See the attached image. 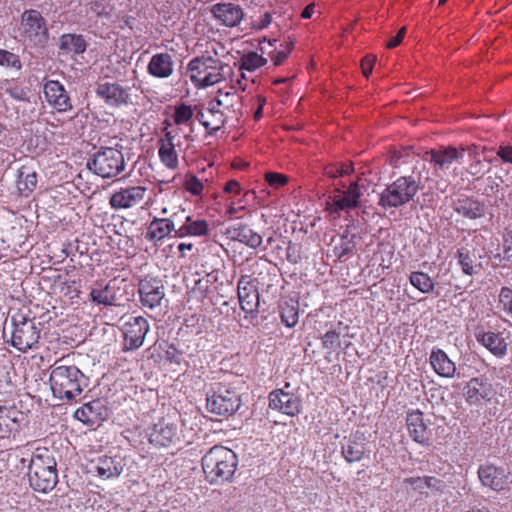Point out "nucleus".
<instances>
[{
    "instance_id": "obj_1",
    "label": "nucleus",
    "mask_w": 512,
    "mask_h": 512,
    "mask_svg": "<svg viewBox=\"0 0 512 512\" xmlns=\"http://www.w3.org/2000/svg\"><path fill=\"white\" fill-rule=\"evenodd\" d=\"M50 388L55 398L72 401L88 387L89 379L75 365L55 362L50 368Z\"/></svg>"
},
{
    "instance_id": "obj_2",
    "label": "nucleus",
    "mask_w": 512,
    "mask_h": 512,
    "mask_svg": "<svg viewBox=\"0 0 512 512\" xmlns=\"http://www.w3.org/2000/svg\"><path fill=\"white\" fill-rule=\"evenodd\" d=\"M56 466L51 450L46 447L35 449L28 467V480L32 489L40 493L50 492L58 482Z\"/></svg>"
},
{
    "instance_id": "obj_3",
    "label": "nucleus",
    "mask_w": 512,
    "mask_h": 512,
    "mask_svg": "<svg viewBox=\"0 0 512 512\" xmlns=\"http://www.w3.org/2000/svg\"><path fill=\"white\" fill-rule=\"evenodd\" d=\"M237 464V455L224 446L212 447L202 458L203 472L211 484L229 481L236 471Z\"/></svg>"
},
{
    "instance_id": "obj_4",
    "label": "nucleus",
    "mask_w": 512,
    "mask_h": 512,
    "mask_svg": "<svg viewBox=\"0 0 512 512\" xmlns=\"http://www.w3.org/2000/svg\"><path fill=\"white\" fill-rule=\"evenodd\" d=\"M225 67L227 65L217 58L202 56L192 59L187 68L194 86L202 89L221 82Z\"/></svg>"
},
{
    "instance_id": "obj_5",
    "label": "nucleus",
    "mask_w": 512,
    "mask_h": 512,
    "mask_svg": "<svg viewBox=\"0 0 512 512\" xmlns=\"http://www.w3.org/2000/svg\"><path fill=\"white\" fill-rule=\"evenodd\" d=\"M18 31L22 43L28 47H44L49 39L47 22L34 9L22 13Z\"/></svg>"
},
{
    "instance_id": "obj_6",
    "label": "nucleus",
    "mask_w": 512,
    "mask_h": 512,
    "mask_svg": "<svg viewBox=\"0 0 512 512\" xmlns=\"http://www.w3.org/2000/svg\"><path fill=\"white\" fill-rule=\"evenodd\" d=\"M86 165L90 171L102 178H113L124 171L126 163L120 150L105 147L95 152Z\"/></svg>"
},
{
    "instance_id": "obj_7",
    "label": "nucleus",
    "mask_w": 512,
    "mask_h": 512,
    "mask_svg": "<svg viewBox=\"0 0 512 512\" xmlns=\"http://www.w3.org/2000/svg\"><path fill=\"white\" fill-rule=\"evenodd\" d=\"M418 189V184L412 177H401L383 190L379 205L385 209L402 206L413 199Z\"/></svg>"
},
{
    "instance_id": "obj_8",
    "label": "nucleus",
    "mask_w": 512,
    "mask_h": 512,
    "mask_svg": "<svg viewBox=\"0 0 512 512\" xmlns=\"http://www.w3.org/2000/svg\"><path fill=\"white\" fill-rule=\"evenodd\" d=\"M38 325L39 323H36L34 319L23 315L14 316L12 318L11 345L21 352L34 348L40 338Z\"/></svg>"
},
{
    "instance_id": "obj_9",
    "label": "nucleus",
    "mask_w": 512,
    "mask_h": 512,
    "mask_svg": "<svg viewBox=\"0 0 512 512\" xmlns=\"http://www.w3.org/2000/svg\"><path fill=\"white\" fill-rule=\"evenodd\" d=\"M470 405L491 401L494 391L492 384L484 377H474L453 385Z\"/></svg>"
},
{
    "instance_id": "obj_10",
    "label": "nucleus",
    "mask_w": 512,
    "mask_h": 512,
    "mask_svg": "<svg viewBox=\"0 0 512 512\" xmlns=\"http://www.w3.org/2000/svg\"><path fill=\"white\" fill-rule=\"evenodd\" d=\"M241 406L239 394L225 387H219L217 391L207 395L206 407L209 412L217 415H232Z\"/></svg>"
},
{
    "instance_id": "obj_11",
    "label": "nucleus",
    "mask_w": 512,
    "mask_h": 512,
    "mask_svg": "<svg viewBox=\"0 0 512 512\" xmlns=\"http://www.w3.org/2000/svg\"><path fill=\"white\" fill-rule=\"evenodd\" d=\"M122 331L124 334V349L135 350L143 345L149 331V323L142 316L123 317Z\"/></svg>"
},
{
    "instance_id": "obj_12",
    "label": "nucleus",
    "mask_w": 512,
    "mask_h": 512,
    "mask_svg": "<svg viewBox=\"0 0 512 512\" xmlns=\"http://www.w3.org/2000/svg\"><path fill=\"white\" fill-rule=\"evenodd\" d=\"M149 442L155 447H170L179 441L178 427L174 422L160 419L147 432Z\"/></svg>"
},
{
    "instance_id": "obj_13",
    "label": "nucleus",
    "mask_w": 512,
    "mask_h": 512,
    "mask_svg": "<svg viewBox=\"0 0 512 512\" xmlns=\"http://www.w3.org/2000/svg\"><path fill=\"white\" fill-rule=\"evenodd\" d=\"M93 302L104 306H121L128 300L126 291L116 280L109 281L105 287H94L90 291Z\"/></svg>"
},
{
    "instance_id": "obj_14",
    "label": "nucleus",
    "mask_w": 512,
    "mask_h": 512,
    "mask_svg": "<svg viewBox=\"0 0 512 512\" xmlns=\"http://www.w3.org/2000/svg\"><path fill=\"white\" fill-rule=\"evenodd\" d=\"M478 477L483 486L501 492L508 487L509 472L493 464H484L478 468Z\"/></svg>"
},
{
    "instance_id": "obj_15",
    "label": "nucleus",
    "mask_w": 512,
    "mask_h": 512,
    "mask_svg": "<svg viewBox=\"0 0 512 512\" xmlns=\"http://www.w3.org/2000/svg\"><path fill=\"white\" fill-rule=\"evenodd\" d=\"M269 407L288 416H295L300 413L302 402L299 396L276 389L269 394Z\"/></svg>"
},
{
    "instance_id": "obj_16",
    "label": "nucleus",
    "mask_w": 512,
    "mask_h": 512,
    "mask_svg": "<svg viewBox=\"0 0 512 512\" xmlns=\"http://www.w3.org/2000/svg\"><path fill=\"white\" fill-rule=\"evenodd\" d=\"M96 95L102 99L106 105L118 108L128 105L130 94L128 89L116 82H100L96 87Z\"/></svg>"
},
{
    "instance_id": "obj_17",
    "label": "nucleus",
    "mask_w": 512,
    "mask_h": 512,
    "mask_svg": "<svg viewBox=\"0 0 512 512\" xmlns=\"http://www.w3.org/2000/svg\"><path fill=\"white\" fill-rule=\"evenodd\" d=\"M139 294L141 304L146 308L154 309L164 300L165 288L160 280L146 277L139 283Z\"/></svg>"
},
{
    "instance_id": "obj_18",
    "label": "nucleus",
    "mask_w": 512,
    "mask_h": 512,
    "mask_svg": "<svg viewBox=\"0 0 512 512\" xmlns=\"http://www.w3.org/2000/svg\"><path fill=\"white\" fill-rule=\"evenodd\" d=\"M146 190L143 186L120 188L111 195L109 204L115 210L132 208L144 199Z\"/></svg>"
},
{
    "instance_id": "obj_19",
    "label": "nucleus",
    "mask_w": 512,
    "mask_h": 512,
    "mask_svg": "<svg viewBox=\"0 0 512 512\" xmlns=\"http://www.w3.org/2000/svg\"><path fill=\"white\" fill-rule=\"evenodd\" d=\"M210 12L219 24L226 27H236L244 17L240 5L232 2H220L211 6Z\"/></svg>"
},
{
    "instance_id": "obj_20",
    "label": "nucleus",
    "mask_w": 512,
    "mask_h": 512,
    "mask_svg": "<svg viewBox=\"0 0 512 512\" xmlns=\"http://www.w3.org/2000/svg\"><path fill=\"white\" fill-rule=\"evenodd\" d=\"M237 288L241 309L247 314L256 312L259 307V294L251 277L248 275L241 276Z\"/></svg>"
},
{
    "instance_id": "obj_21",
    "label": "nucleus",
    "mask_w": 512,
    "mask_h": 512,
    "mask_svg": "<svg viewBox=\"0 0 512 512\" xmlns=\"http://www.w3.org/2000/svg\"><path fill=\"white\" fill-rule=\"evenodd\" d=\"M44 95L49 105L58 112H66L72 109L71 99L64 86L58 81H47L44 85Z\"/></svg>"
},
{
    "instance_id": "obj_22",
    "label": "nucleus",
    "mask_w": 512,
    "mask_h": 512,
    "mask_svg": "<svg viewBox=\"0 0 512 512\" xmlns=\"http://www.w3.org/2000/svg\"><path fill=\"white\" fill-rule=\"evenodd\" d=\"M25 421V414L15 406H0V437L17 432Z\"/></svg>"
},
{
    "instance_id": "obj_23",
    "label": "nucleus",
    "mask_w": 512,
    "mask_h": 512,
    "mask_svg": "<svg viewBox=\"0 0 512 512\" xmlns=\"http://www.w3.org/2000/svg\"><path fill=\"white\" fill-rule=\"evenodd\" d=\"M74 417L85 424H96L108 417V409L100 399L85 403L78 408Z\"/></svg>"
},
{
    "instance_id": "obj_24",
    "label": "nucleus",
    "mask_w": 512,
    "mask_h": 512,
    "mask_svg": "<svg viewBox=\"0 0 512 512\" xmlns=\"http://www.w3.org/2000/svg\"><path fill=\"white\" fill-rule=\"evenodd\" d=\"M225 234L232 241H238L253 249L260 247L263 242L260 234L253 231L248 225L242 223L229 226Z\"/></svg>"
},
{
    "instance_id": "obj_25",
    "label": "nucleus",
    "mask_w": 512,
    "mask_h": 512,
    "mask_svg": "<svg viewBox=\"0 0 512 512\" xmlns=\"http://www.w3.org/2000/svg\"><path fill=\"white\" fill-rule=\"evenodd\" d=\"M147 72L154 78L166 79L174 72V60L167 52L154 54L147 65Z\"/></svg>"
},
{
    "instance_id": "obj_26",
    "label": "nucleus",
    "mask_w": 512,
    "mask_h": 512,
    "mask_svg": "<svg viewBox=\"0 0 512 512\" xmlns=\"http://www.w3.org/2000/svg\"><path fill=\"white\" fill-rule=\"evenodd\" d=\"M124 468L123 459L119 456H101L92 462L91 469L103 479L118 477Z\"/></svg>"
},
{
    "instance_id": "obj_27",
    "label": "nucleus",
    "mask_w": 512,
    "mask_h": 512,
    "mask_svg": "<svg viewBox=\"0 0 512 512\" xmlns=\"http://www.w3.org/2000/svg\"><path fill=\"white\" fill-rule=\"evenodd\" d=\"M181 210L180 213H183ZM179 212H175L172 218H157L155 217L149 224L146 232V239L149 241H160L168 236L172 231L175 230V222L173 218L178 217Z\"/></svg>"
},
{
    "instance_id": "obj_28",
    "label": "nucleus",
    "mask_w": 512,
    "mask_h": 512,
    "mask_svg": "<svg viewBox=\"0 0 512 512\" xmlns=\"http://www.w3.org/2000/svg\"><path fill=\"white\" fill-rule=\"evenodd\" d=\"M475 338L496 357L501 358L507 352V343L500 333L477 330Z\"/></svg>"
},
{
    "instance_id": "obj_29",
    "label": "nucleus",
    "mask_w": 512,
    "mask_h": 512,
    "mask_svg": "<svg viewBox=\"0 0 512 512\" xmlns=\"http://www.w3.org/2000/svg\"><path fill=\"white\" fill-rule=\"evenodd\" d=\"M361 196L362 191L359 184L357 182H352L346 191L341 195L334 197L333 204L331 205V212L350 210L357 207Z\"/></svg>"
},
{
    "instance_id": "obj_30",
    "label": "nucleus",
    "mask_w": 512,
    "mask_h": 512,
    "mask_svg": "<svg viewBox=\"0 0 512 512\" xmlns=\"http://www.w3.org/2000/svg\"><path fill=\"white\" fill-rule=\"evenodd\" d=\"M407 428L412 439L424 443L428 439L427 427L423 421V414L419 410L408 413Z\"/></svg>"
},
{
    "instance_id": "obj_31",
    "label": "nucleus",
    "mask_w": 512,
    "mask_h": 512,
    "mask_svg": "<svg viewBox=\"0 0 512 512\" xmlns=\"http://www.w3.org/2000/svg\"><path fill=\"white\" fill-rule=\"evenodd\" d=\"M174 136L170 131L165 132V137L160 140L159 157L162 163L170 168L174 169L178 165V155L175 150L173 142Z\"/></svg>"
},
{
    "instance_id": "obj_32",
    "label": "nucleus",
    "mask_w": 512,
    "mask_h": 512,
    "mask_svg": "<svg viewBox=\"0 0 512 512\" xmlns=\"http://www.w3.org/2000/svg\"><path fill=\"white\" fill-rule=\"evenodd\" d=\"M209 232L208 223L202 219L193 220L191 216H185V222L175 230L176 237L205 236Z\"/></svg>"
},
{
    "instance_id": "obj_33",
    "label": "nucleus",
    "mask_w": 512,
    "mask_h": 512,
    "mask_svg": "<svg viewBox=\"0 0 512 512\" xmlns=\"http://www.w3.org/2000/svg\"><path fill=\"white\" fill-rule=\"evenodd\" d=\"M455 210L459 214L470 219L480 218L485 213L484 204L472 198L459 200L456 204Z\"/></svg>"
},
{
    "instance_id": "obj_34",
    "label": "nucleus",
    "mask_w": 512,
    "mask_h": 512,
    "mask_svg": "<svg viewBox=\"0 0 512 512\" xmlns=\"http://www.w3.org/2000/svg\"><path fill=\"white\" fill-rule=\"evenodd\" d=\"M280 318L282 323L292 328L296 326L299 320V303L294 299L284 300L280 306Z\"/></svg>"
},
{
    "instance_id": "obj_35",
    "label": "nucleus",
    "mask_w": 512,
    "mask_h": 512,
    "mask_svg": "<svg viewBox=\"0 0 512 512\" xmlns=\"http://www.w3.org/2000/svg\"><path fill=\"white\" fill-rule=\"evenodd\" d=\"M60 49L67 54H81L86 49V43L81 35L65 34L60 38Z\"/></svg>"
},
{
    "instance_id": "obj_36",
    "label": "nucleus",
    "mask_w": 512,
    "mask_h": 512,
    "mask_svg": "<svg viewBox=\"0 0 512 512\" xmlns=\"http://www.w3.org/2000/svg\"><path fill=\"white\" fill-rule=\"evenodd\" d=\"M215 98L216 104L220 105L223 110L233 112H236L241 100L240 95L233 88H230L229 91L218 90Z\"/></svg>"
},
{
    "instance_id": "obj_37",
    "label": "nucleus",
    "mask_w": 512,
    "mask_h": 512,
    "mask_svg": "<svg viewBox=\"0 0 512 512\" xmlns=\"http://www.w3.org/2000/svg\"><path fill=\"white\" fill-rule=\"evenodd\" d=\"M364 453L365 445L360 441L348 440L347 443L342 446V455L349 463L360 461Z\"/></svg>"
},
{
    "instance_id": "obj_38",
    "label": "nucleus",
    "mask_w": 512,
    "mask_h": 512,
    "mask_svg": "<svg viewBox=\"0 0 512 512\" xmlns=\"http://www.w3.org/2000/svg\"><path fill=\"white\" fill-rule=\"evenodd\" d=\"M112 14V7L108 0H95L88 4L87 15L89 18L109 19Z\"/></svg>"
},
{
    "instance_id": "obj_39",
    "label": "nucleus",
    "mask_w": 512,
    "mask_h": 512,
    "mask_svg": "<svg viewBox=\"0 0 512 512\" xmlns=\"http://www.w3.org/2000/svg\"><path fill=\"white\" fill-rule=\"evenodd\" d=\"M448 356L442 350L433 351L430 356V364L434 371L441 377H448Z\"/></svg>"
},
{
    "instance_id": "obj_40",
    "label": "nucleus",
    "mask_w": 512,
    "mask_h": 512,
    "mask_svg": "<svg viewBox=\"0 0 512 512\" xmlns=\"http://www.w3.org/2000/svg\"><path fill=\"white\" fill-rule=\"evenodd\" d=\"M193 115L192 107L182 103L175 107L173 120L177 125H189L192 122Z\"/></svg>"
},
{
    "instance_id": "obj_41",
    "label": "nucleus",
    "mask_w": 512,
    "mask_h": 512,
    "mask_svg": "<svg viewBox=\"0 0 512 512\" xmlns=\"http://www.w3.org/2000/svg\"><path fill=\"white\" fill-rule=\"evenodd\" d=\"M457 263L461 267L462 271L467 275H473L476 273V265H474L475 256L470 255L466 249H460L457 253Z\"/></svg>"
},
{
    "instance_id": "obj_42",
    "label": "nucleus",
    "mask_w": 512,
    "mask_h": 512,
    "mask_svg": "<svg viewBox=\"0 0 512 512\" xmlns=\"http://www.w3.org/2000/svg\"><path fill=\"white\" fill-rule=\"evenodd\" d=\"M430 162L434 165L437 175L443 178L446 175L445 165L448 162V151H431Z\"/></svg>"
},
{
    "instance_id": "obj_43",
    "label": "nucleus",
    "mask_w": 512,
    "mask_h": 512,
    "mask_svg": "<svg viewBox=\"0 0 512 512\" xmlns=\"http://www.w3.org/2000/svg\"><path fill=\"white\" fill-rule=\"evenodd\" d=\"M410 283L423 293H428L433 288L431 278L422 272H413L410 275Z\"/></svg>"
},
{
    "instance_id": "obj_44",
    "label": "nucleus",
    "mask_w": 512,
    "mask_h": 512,
    "mask_svg": "<svg viewBox=\"0 0 512 512\" xmlns=\"http://www.w3.org/2000/svg\"><path fill=\"white\" fill-rule=\"evenodd\" d=\"M266 62L267 60L263 58L261 55L252 52L243 57L241 68L246 69L248 71H253L264 66Z\"/></svg>"
},
{
    "instance_id": "obj_45",
    "label": "nucleus",
    "mask_w": 512,
    "mask_h": 512,
    "mask_svg": "<svg viewBox=\"0 0 512 512\" xmlns=\"http://www.w3.org/2000/svg\"><path fill=\"white\" fill-rule=\"evenodd\" d=\"M208 121L204 123L206 129H211L210 134H213L221 129L226 122L225 112H215L209 114Z\"/></svg>"
},
{
    "instance_id": "obj_46",
    "label": "nucleus",
    "mask_w": 512,
    "mask_h": 512,
    "mask_svg": "<svg viewBox=\"0 0 512 512\" xmlns=\"http://www.w3.org/2000/svg\"><path fill=\"white\" fill-rule=\"evenodd\" d=\"M322 345L331 352L335 351L340 347V333L336 330L327 331L322 337Z\"/></svg>"
},
{
    "instance_id": "obj_47",
    "label": "nucleus",
    "mask_w": 512,
    "mask_h": 512,
    "mask_svg": "<svg viewBox=\"0 0 512 512\" xmlns=\"http://www.w3.org/2000/svg\"><path fill=\"white\" fill-rule=\"evenodd\" d=\"M354 247L355 243L352 241V238H349L348 235H343L340 243L335 245L334 253L338 258H342L351 253Z\"/></svg>"
},
{
    "instance_id": "obj_48",
    "label": "nucleus",
    "mask_w": 512,
    "mask_h": 512,
    "mask_svg": "<svg viewBox=\"0 0 512 512\" xmlns=\"http://www.w3.org/2000/svg\"><path fill=\"white\" fill-rule=\"evenodd\" d=\"M499 303L503 311L512 317V289L509 287H502L499 293Z\"/></svg>"
},
{
    "instance_id": "obj_49",
    "label": "nucleus",
    "mask_w": 512,
    "mask_h": 512,
    "mask_svg": "<svg viewBox=\"0 0 512 512\" xmlns=\"http://www.w3.org/2000/svg\"><path fill=\"white\" fill-rule=\"evenodd\" d=\"M0 65L18 70L22 67L21 61L16 54L2 49H0Z\"/></svg>"
},
{
    "instance_id": "obj_50",
    "label": "nucleus",
    "mask_w": 512,
    "mask_h": 512,
    "mask_svg": "<svg viewBox=\"0 0 512 512\" xmlns=\"http://www.w3.org/2000/svg\"><path fill=\"white\" fill-rule=\"evenodd\" d=\"M37 184V176L36 173H29L24 176L23 172H20L19 175V189L27 190L29 192L33 191Z\"/></svg>"
},
{
    "instance_id": "obj_51",
    "label": "nucleus",
    "mask_w": 512,
    "mask_h": 512,
    "mask_svg": "<svg viewBox=\"0 0 512 512\" xmlns=\"http://www.w3.org/2000/svg\"><path fill=\"white\" fill-rule=\"evenodd\" d=\"M184 186L193 195H199L203 190V183L194 175H187Z\"/></svg>"
},
{
    "instance_id": "obj_52",
    "label": "nucleus",
    "mask_w": 512,
    "mask_h": 512,
    "mask_svg": "<svg viewBox=\"0 0 512 512\" xmlns=\"http://www.w3.org/2000/svg\"><path fill=\"white\" fill-rule=\"evenodd\" d=\"M496 154L504 164L512 166V142L500 144Z\"/></svg>"
},
{
    "instance_id": "obj_53",
    "label": "nucleus",
    "mask_w": 512,
    "mask_h": 512,
    "mask_svg": "<svg viewBox=\"0 0 512 512\" xmlns=\"http://www.w3.org/2000/svg\"><path fill=\"white\" fill-rule=\"evenodd\" d=\"M404 483L410 485L415 491L423 493L426 486L431 484V480H426V477H410L406 478Z\"/></svg>"
},
{
    "instance_id": "obj_54",
    "label": "nucleus",
    "mask_w": 512,
    "mask_h": 512,
    "mask_svg": "<svg viewBox=\"0 0 512 512\" xmlns=\"http://www.w3.org/2000/svg\"><path fill=\"white\" fill-rule=\"evenodd\" d=\"M292 43H288L286 48L280 51H276L270 54L271 60L274 62L275 66H278L283 63V61L288 57L292 50Z\"/></svg>"
},
{
    "instance_id": "obj_55",
    "label": "nucleus",
    "mask_w": 512,
    "mask_h": 512,
    "mask_svg": "<svg viewBox=\"0 0 512 512\" xmlns=\"http://www.w3.org/2000/svg\"><path fill=\"white\" fill-rule=\"evenodd\" d=\"M265 179L274 187H280L287 183V177L285 175L274 172L266 173Z\"/></svg>"
},
{
    "instance_id": "obj_56",
    "label": "nucleus",
    "mask_w": 512,
    "mask_h": 512,
    "mask_svg": "<svg viewBox=\"0 0 512 512\" xmlns=\"http://www.w3.org/2000/svg\"><path fill=\"white\" fill-rule=\"evenodd\" d=\"M375 62H376V56L372 55V54L367 55L362 59L361 69H362L363 75L366 78H368V76L371 74Z\"/></svg>"
},
{
    "instance_id": "obj_57",
    "label": "nucleus",
    "mask_w": 512,
    "mask_h": 512,
    "mask_svg": "<svg viewBox=\"0 0 512 512\" xmlns=\"http://www.w3.org/2000/svg\"><path fill=\"white\" fill-rule=\"evenodd\" d=\"M353 171V168L351 165H344L340 168H337V169H331L329 171H327V174L332 177V178H336V177H340V176H345V175H348L350 174L351 172Z\"/></svg>"
},
{
    "instance_id": "obj_58",
    "label": "nucleus",
    "mask_w": 512,
    "mask_h": 512,
    "mask_svg": "<svg viewBox=\"0 0 512 512\" xmlns=\"http://www.w3.org/2000/svg\"><path fill=\"white\" fill-rule=\"evenodd\" d=\"M405 33H406V27H402L398 31L397 35L394 36L391 40H389L387 42V47L391 49V48H395L396 46H398L401 43L402 39L404 38Z\"/></svg>"
},
{
    "instance_id": "obj_59",
    "label": "nucleus",
    "mask_w": 512,
    "mask_h": 512,
    "mask_svg": "<svg viewBox=\"0 0 512 512\" xmlns=\"http://www.w3.org/2000/svg\"><path fill=\"white\" fill-rule=\"evenodd\" d=\"M484 171V165L481 160L473 161L468 168V172L472 175L483 174Z\"/></svg>"
},
{
    "instance_id": "obj_60",
    "label": "nucleus",
    "mask_w": 512,
    "mask_h": 512,
    "mask_svg": "<svg viewBox=\"0 0 512 512\" xmlns=\"http://www.w3.org/2000/svg\"><path fill=\"white\" fill-rule=\"evenodd\" d=\"M224 191L227 193H236L238 194L240 192V184L236 180H230L226 183L224 187Z\"/></svg>"
},
{
    "instance_id": "obj_61",
    "label": "nucleus",
    "mask_w": 512,
    "mask_h": 512,
    "mask_svg": "<svg viewBox=\"0 0 512 512\" xmlns=\"http://www.w3.org/2000/svg\"><path fill=\"white\" fill-rule=\"evenodd\" d=\"M272 22V16L270 13L265 12L260 18L258 23L259 29H264L269 26V24Z\"/></svg>"
},
{
    "instance_id": "obj_62",
    "label": "nucleus",
    "mask_w": 512,
    "mask_h": 512,
    "mask_svg": "<svg viewBox=\"0 0 512 512\" xmlns=\"http://www.w3.org/2000/svg\"><path fill=\"white\" fill-rule=\"evenodd\" d=\"M220 107H221L220 105L216 104V98L213 101H210L208 103V108H207L208 115L214 114L215 112H224V110H221Z\"/></svg>"
},
{
    "instance_id": "obj_63",
    "label": "nucleus",
    "mask_w": 512,
    "mask_h": 512,
    "mask_svg": "<svg viewBox=\"0 0 512 512\" xmlns=\"http://www.w3.org/2000/svg\"><path fill=\"white\" fill-rule=\"evenodd\" d=\"M426 480H431V484L427 485L426 488L440 489L441 487H444L443 482L434 477H426Z\"/></svg>"
},
{
    "instance_id": "obj_64",
    "label": "nucleus",
    "mask_w": 512,
    "mask_h": 512,
    "mask_svg": "<svg viewBox=\"0 0 512 512\" xmlns=\"http://www.w3.org/2000/svg\"><path fill=\"white\" fill-rule=\"evenodd\" d=\"M314 4L308 5L302 12L301 16L305 19L311 18L313 12H314Z\"/></svg>"
}]
</instances>
